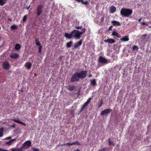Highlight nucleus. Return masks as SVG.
Returning <instances> with one entry per match:
<instances>
[{"instance_id":"f257e3e1","label":"nucleus","mask_w":151,"mask_h":151,"mask_svg":"<svg viewBox=\"0 0 151 151\" xmlns=\"http://www.w3.org/2000/svg\"><path fill=\"white\" fill-rule=\"evenodd\" d=\"M88 71L86 70H82L80 72H76L73 74L70 79V82L73 83L78 82L80 79H83L86 78L87 76Z\"/></svg>"},{"instance_id":"f03ea898","label":"nucleus","mask_w":151,"mask_h":151,"mask_svg":"<svg viewBox=\"0 0 151 151\" xmlns=\"http://www.w3.org/2000/svg\"><path fill=\"white\" fill-rule=\"evenodd\" d=\"M65 36L68 39H71L73 37H74L79 39L80 38L81 36L79 33V31L75 29L72 31L70 34L65 33Z\"/></svg>"},{"instance_id":"7ed1b4c3","label":"nucleus","mask_w":151,"mask_h":151,"mask_svg":"<svg viewBox=\"0 0 151 151\" xmlns=\"http://www.w3.org/2000/svg\"><path fill=\"white\" fill-rule=\"evenodd\" d=\"M133 11L132 9L123 8L120 10L121 15L123 17H129L132 14Z\"/></svg>"},{"instance_id":"20e7f679","label":"nucleus","mask_w":151,"mask_h":151,"mask_svg":"<svg viewBox=\"0 0 151 151\" xmlns=\"http://www.w3.org/2000/svg\"><path fill=\"white\" fill-rule=\"evenodd\" d=\"M98 62L99 63H110L108 60L102 56L99 57L98 59Z\"/></svg>"},{"instance_id":"39448f33","label":"nucleus","mask_w":151,"mask_h":151,"mask_svg":"<svg viewBox=\"0 0 151 151\" xmlns=\"http://www.w3.org/2000/svg\"><path fill=\"white\" fill-rule=\"evenodd\" d=\"M31 142L30 141L28 140L25 142L22 145V148L27 149L31 146Z\"/></svg>"},{"instance_id":"423d86ee","label":"nucleus","mask_w":151,"mask_h":151,"mask_svg":"<svg viewBox=\"0 0 151 151\" xmlns=\"http://www.w3.org/2000/svg\"><path fill=\"white\" fill-rule=\"evenodd\" d=\"M2 66L3 68L6 70L9 69L10 66L9 62L6 60H5L3 63Z\"/></svg>"},{"instance_id":"0eeeda50","label":"nucleus","mask_w":151,"mask_h":151,"mask_svg":"<svg viewBox=\"0 0 151 151\" xmlns=\"http://www.w3.org/2000/svg\"><path fill=\"white\" fill-rule=\"evenodd\" d=\"M43 6L42 5H39L37 8V14L38 16H40L42 12V9L43 8Z\"/></svg>"},{"instance_id":"6e6552de","label":"nucleus","mask_w":151,"mask_h":151,"mask_svg":"<svg viewBox=\"0 0 151 151\" xmlns=\"http://www.w3.org/2000/svg\"><path fill=\"white\" fill-rule=\"evenodd\" d=\"M112 110L110 109H106L103 111H102L101 114V115H107L110 112L112 111Z\"/></svg>"},{"instance_id":"1a4fd4ad","label":"nucleus","mask_w":151,"mask_h":151,"mask_svg":"<svg viewBox=\"0 0 151 151\" xmlns=\"http://www.w3.org/2000/svg\"><path fill=\"white\" fill-rule=\"evenodd\" d=\"M11 120L19 124H22L24 125H26V124L25 123L19 121L18 118L16 119H11Z\"/></svg>"},{"instance_id":"9d476101","label":"nucleus","mask_w":151,"mask_h":151,"mask_svg":"<svg viewBox=\"0 0 151 151\" xmlns=\"http://www.w3.org/2000/svg\"><path fill=\"white\" fill-rule=\"evenodd\" d=\"M19 56V55L17 53H12L11 54L10 57L12 59H16Z\"/></svg>"},{"instance_id":"9b49d317","label":"nucleus","mask_w":151,"mask_h":151,"mask_svg":"<svg viewBox=\"0 0 151 151\" xmlns=\"http://www.w3.org/2000/svg\"><path fill=\"white\" fill-rule=\"evenodd\" d=\"M104 42H108L110 44H113L114 43L115 41L113 39L109 38L106 40H104Z\"/></svg>"},{"instance_id":"f8f14e48","label":"nucleus","mask_w":151,"mask_h":151,"mask_svg":"<svg viewBox=\"0 0 151 151\" xmlns=\"http://www.w3.org/2000/svg\"><path fill=\"white\" fill-rule=\"evenodd\" d=\"M83 40H81L79 42L76 43L74 45V48H76L80 46L82 43Z\"/></svg>"},{"instance_id":"ddd939ff","label":"nucleus","mask_w":151,"mask_h":151,"mask_svg":"<svg viewBox=\"0 0 151 151\" xmlns=\"http://www.w3.org/2000/svg\"><path fill=\"white\" fill-rule=\"evenodd\" d=\"M129 36L128 35H125V36L123 37L120 39V40L124 42H126L128 41L129 40Z\"/></svg>"},{"instance_id":"4468645a","label":"nucleus","mask_w":151,"mask_h":151,"mask_svg":"<svg viewBox=\"0 0 151 151\" xmlns=\"http://www.w3.org/2000/svg\"><path fill=\"white\" fill-rule=\"evenodd\" d=\"M111 23L114 26H119L121 25L119 22L116 20H113L111 21Z\"/></svg>"},{"instance_id":"2eb2a0df","label":"nucleus","mask_w":151,"mask_h":151,"mask_svg":"<svg viewBox=\"0 0 151 151\" xmlns=\"http://www.w3.org/2000/svg\"><path fill=\"white\" fill-rule=\"evenodd\" d=\"M32 64L30 62H27L25 64V66L28 69H30L31 67Z\"/></svg>"},{"instance_id":"dca6fc26","label":"nucleus","mask_w":151,"mask_h":151,"mask_svg":"<svg viewBox=\"0 0 151 151\" xmlns=\"http://www.w3.org/2000/svg\"><path fill=\"white\" fill-rule=\"evenodd\" d=\"M88 104H86V103H85L83 104V106L81 107V109L80 110V111L79 112V113H81L85 109L86 107H87Z\"/></svg>"},{"instance_id":"f3484780","label":"nucleus","mask_w":151,"mask_h":151,"mask_svg":"<svg viewBox=\"0 0 151 151\" xmlns=\"http://www.w3.org/2000/svg\"><path fill=\"white\" fill-rule=\"evenodd\" d=\"M116 11V8L114 6H112L110 9V12L111 13H114Z\"/></svg>"},{"instance_id":"a211bd4d","label":"nucleus","mask_w":151,"mask_h":151,"mask_svg":"<svg viewBox=\"0 0 151 151\" xmlns=\"http://www.w3.org/2000/svg\"><path fill=\"white\" fill-rule=\"evenodd\" d=\"M75 87V86L74 85H70L68 86V90L69 91H71L74 90Z\"/></svg>"},{"instance_id":"6ab92c4d","label":"nucleus","mask_w":151,"mask_h":151,"mask_svg":"<svg viewBox=\"0 0 151 151\" xmlns=\"http://www.w3.org/2000/svg\"><path fill=\"white\" fill-rule=\"evenodd\" d=\"M16 140V139H11L9 142H6V144L7 145H11L14 141H15Z\"/></svg>"},{"instance_id":"aec40b11","label":"nucleus","mask_w":151,"mask_h":151,"mask_svg":"<svg viewBox=\"0 0 151 151\" xmlns=\"http://www.w3.org/2000/svg\"><path fill=\"white\" fill-rule=\"evenodd\" d=\"M111 35L114 36H116L118 38H120L121 37L117 32H113Z\"/></svg>"},{"instance_id":"412c9836","label":"nucleus","mask_w":151,"mask_h":151,"mask_svg":"<svg viewBox=\"0 0 151 151\" xmlns=\"http://www.w3.org/2000/svg\"><path fill=\"white\" fill-rule=\"evenodd\" d=\"M91 84L92 85L94 86H96L97 85L96 79H93L90 81Z\"/></svg>"},{"instance_id":"4be33fe9","label":"nucleus","mask_w":151,"mask_h":151,"mask_svg":"<svg viewBox=\"0 0 151 151\" xmlns=\"http://www.w3.org/2000/svg\"><path fill=\"white\" fill-rule=\"evenodd\" d=\"M21 46L19 44H17L15 47V48L17 50H19L21 48Z\"/></svg>"},{"instance_id":"5701e85b","label":"nucleus","mask_w":151,"mask_h":151,"mask_svg":"<svg viewBox=\"0 0 151 151\" xmlns=\"http://www.w3.org/2000/svg\"><path fill=\"white\" fill-rule=\"evenodd\" d=\"M138 49L139 48L136 45H133L132 48V51H134V50L137 51Z\"/></svg>"},{"instance_id":"b1692460","label":"nucleus","mask_w":151,"mask_h":151,"mask_svg":"<svg viewBox=\"0 0 151 151\" xmlns=\"http://www.w3.org/2000/svg\"><path fill=\"white\" fill-rule=\"evenodd\" d=\"M35 42L37 46H41L40 42H39L38 39L37 38H36L35 39Z\"/></svg>"},{"instance_id":"393cba45","label":"nucleus","mask_w":151,"mask_h":151,"mask_svg":"<svg viewBox=\"0 0 151 151\" xmlns=\"http://www.w3.org/2000/svg\"><path fill=\"white\" fill-rule=\"evenodd\" d=\"M72 41H70L68 42H67L66 44V46L68 48H69L72 45Z\"/></svg>"},{"instance_id":"a878e982","label":"nucleus","mask_w":151,"mask_h":151,"mask_svg":"<svg viewBox=\"0 0 151 151\" xmlns=\"http://www.w3.org/2000/svg\"><path fill=\"white\" fill-rule=\"evenodd\" d=\"M23 149L22 148V146L20 148H17L16 149H13L12 151H22V149Z\"/></svg>"},{"instance_id":"bb28decb","label":"nucleus","mask_w":151,"mask_h":151,"mask_svg":"<svg viewBox=\"0 0 151 151\" xmlns=\"http://www.w3.org/2000/svg\"><path fill=\"white\" fill-rule=\"evenodd\" d=\"M4 131V128L2 127L0 128V137L3 136V134Z\"/></svg>"},{"instance_id":"cd10ccee","label":"nucleus","mask_w":151,"mask_h":151,"mask_svg":"<svg viewBox=\"0 0 151 151\" xmlns=\"http://www.w3.org/2000/svg\"><path fill=\"white\" fill-rule=\"evenodd\" d=\"M81 32L79 31V33L80 34L81 36L83 33H84L86 31V29L85 28H83L81 29Z\"/></svg>"},{"instance_id":"c85d7f7f","label":"nucleus","mask_w":151,"mask_h":151,"mask_svg":"<svg viewBox=\"0 0 151 151\" xmlns=\"http://www.w3.org/2000/svg\"><path fill=\"white\" fill-rule=\"evenodd\" d=\"M17 26L16 25H12L11 27L12 29L14 30L17 28Z\"/></svg>"},{"instance_id":"c756f323","label":"nucleus","mask_w":151,"mask_h":151,"mask_svg":"<svg viewBox=\"0 0 151 151\" xmlns=\"http://www.w3.org/2000/svg\"><path fill=\"white\" fill-rule=\"evenodd\" d=\"M73 145H80V143L78 142H73Z\"/></svg>"},{"instance_id":"7c9ffc66","label":"nucleus","mask_w":151,"mask_h":151,"mask_svg":"<svg viewBox=\"0 0 151 151\" xmlns=\"http://www.w3.org/2000/svg\"><path fill=\"white\" fill-rule=\"evenodd\" d=\"M108 148L104 147L102 149H100L98 150V151H106V150L108 149Z\"/></svg>"},{"instance_id":"2f4dec72","label":"nucleus","mask_w":151,"mask_h":151,"mask_svg":"<svg viewBox=\"0 0 151 151\" xmlns=\"http://www.w3.org/2000/svg\"><path fill=\"white\" fill-rule=\"evenodd\" d=\"M108 140H109V145H114V144L113 143V142H111L110 140V139H108Z\"/></svg>"},{"instance_id":"473e14b6","label":"nucleus","mask_w":151,"mask_h":151,"mask_svg":"<svg viewBox=\"0 0 151 151\" xmlns=\"http://www.w3.org/2000/svg\"><path fill=\"white\" fill-rule=\"evenodd\" d=\"M68 145V146H71L73 145V143H66L64 144L63 145Z\"/></svg>"},{"instance_id":"72a5a7b5","label":"nucleus","mask_w":151,"mask_h":151,"mask_svg":"<svg viewBox=\"0 0 151 151\" xmlns=\"http://www.w3.org/2000/svg\"><path fill=\"white\" fill-rule=\"evenodd\" d=\"M92 99V98H89L88 99V100H87V101L86 103V104H88Z\"/></svg>"},{"instance_id":"f704fd0d","label":"nucleus","mask_w":151,"mask_h":151,"mask_svg":"<svg viewBox=\"0 0 151 151\" xmlns=\"http://www.w3.org/2000/svg\"><path fill=\"white\" fill-rule=\"evenodd\" d=\"M103 104V101L102 100H101V101H100V103L99 104V106H98V107L99 108H100L101 107V106H102V105Z\"/></svg>"},{"instance_id":"c9c22d12","label":"nucleus","mask_w":151,"mask_h":151,"mask_svg":"<svg viewBox=\"0 0 151 151\" xmlns=\"http://www.w3.org/2000/svg\"><path fill=\"white\" fill-rule=\"evenodd\" d=\"M42 46H39L38 52L39 53H41V49H42Z\"/></svg>"},{"instance_id":"e433bc0d","label":"nucleus","mask_w":151,"mask_h":151,"mask_svg":"<svg viewBox=\"0 0 151 151\" xmlns=\"http://www.w3.org/2000/svg\"><path fill=\"white\" fill-rule=\"evenodd\" d=\"M15 127H16V126H15V123H14V124H13L10 125V127H12L13 128H15Z\"/></svg>"},{"instance_id":"4c0bfd02","label":"nucleus","mask_w":151,"mask_h":151,"mask_svg":"<svg viewBox=\"0 0 151 151\" xmlns=\"http://www.w3.org/2000/svg\"><path fill=\"white\" fill-rule=\"evenodd\" d=\"M81 3L82 4H84L85 5H87L88 3L87 1H84L83 0V2H82Z\"/></svg>"},{"instance_id":"58836bf2","label":"nucleus","mask_w":151,"mask_h":151,"mask_svg":"<svg viewBox=\"0 0 151 151\" xmlns=\"http://www.w3.org/2000/svg\"><path fill=\"white\" fill-rule=\"evenodd\" d=\"M27 19V16H24L23 18V22H25Z\"/></svg>"},{"instance_id":"ea45409f","label":"nucleus","mask_w":151,"mask_h":151,"mask_svg":"<svg viewBox=\"0 0 151 151\" xmlns=\"http://www.w3.org/2000/svg\"><path fill=\"white\" fill-rule=\"evenodd\" d=\"M141 24L142 25H146V26H147L148 24H146L145 22H143L141 23Z\"/></svg>"},{"instance_id":"a19ab883","label":"nucleus","mask_w":151,"mask_h":151,"mask_svg":"<svg viewBox=\"0 0 151 151\" xmlns=\"http://www.w3.org/2000/svg\"><path fill=\"white\" fill-rule=\"evenodd\" d=\"M82 26H78L77 27H76V28L77 29H81L82 27Z\"/></svg>"},{"instance_id":"79ce46f5","label":"nucleus","mask_w":151,"mask_h":151,"mask_svg":"<svg viewBox=\"0 0 151 151\" xmlns=\"http://www.w3.org/2000/svg\"><path fill=\"white\" fill-rule=\"evenodd\" d=\"M32 149L33 150V151H39V149L35 148H32Z\"/></svg>"},{"instance_id":"37998d69","label":"nucleus","mask_w":151,"mask_h":151,"mask_svg":"<svg viewBox=\"0 0 151 151\" xmlns=\"http://www.w3.org/2000/svg\"><path fill=\"white\" fill-rule=\"evenodd\" d=\"M12 137H9L6 138V139L9 140L11 139Z\"/></svg>"},{"instance_id":"c03bdc74","label":"nucleus","mask_w":151,"mask_h":151,"mask_svg":"<svg viewBox=\"0 0 151 151\" xmlns=\"http://www.w3.org/2000/svg\"><path fill=\"white\" fill-rule=\"evenodd\" d=\"M0 151H9L8 150H4L0 148Z\"/></svg>"},{"instance_id":"a18cd8bd","label":"nucleus","mask_w":151,"mask_h":151,"mask_svg":"<svg viewBox=\"0 0 151 151\" xmlns=\"http://www.w3.org/2000/svg\"><path fill=\"white\" fill-rule=\"evenodd\" d=\"M104 20V17H103L101 19V22H102Z\"/></svg>"},{"instance_id":"49530a36","label":"nucleus","mask_w":151,"mask_h":151,"mask_svg":"<svg viewBox=\"0 0 151 151\" xmlns=\"http://www.w3.org/2000/svg\"><path fill=\"white\" fill-rule=\"evenodd\" d=\"M112 26H110L109 27V30H112Z\"/></svg>"},{"instance_id":"de8ad7c7","label":"nucleus","mask_w":151,"mask_h":151,"mask_svg":"<svg viewBox=\"0 0 151 151\" xmlns=\"http://www.w3.org/2000/svg\"><path fill=\"white\" fill-rule=\"evenodd\" d=\"M76 1H78L79 2H83V0H75Z\"/></svg>"},{"instance_id":"09e8293b","label":"nucleus","mask_w":151,"mask_h":151,"mask_svg":"<svg viewBox=\"0 0 151 151\" xmlns=\"http://www.w3.org/2000/svg\"><path fill=\"white\" fill-rule=\"evenodd\" d=\"M142 19V18H139L138 20V22H140L141 21V20Z\"/></svg>"},{"instance_id":"8fccbe9b","label":"nucleus","mask_w":151,"mask_h":151,"mask_svg":"<svg viewBox=\"0 0 151 151\" xmlns=\"http://www.w3.org/2000/svg\"><path fill=\"white\" fill-rule=\"evenodd\" d=\"M92 76V75H91V74H89L88 75V77H91Z\"/></svg>"},{"instance_id":"3c124183","label":"nucleus","mask_w":151,"mask_h":151,"mask_svg":"<svg viewBox=\"0 0 151 151\" xmlns=\"http://www.w3.org/2000/svg\"><path fill=\"white\" fill-rule=\"evenodd\" d=\"M146 36H147L146 34H145L144 35H142V36H144L145 37H146Z\"/></svg>"},{"instance_id":"603ef678","label":"nucleus","mask_w":151,"mask_h":151,"mask_svg":"<svg viewBox=\"0 0 151 151\" xmlns=\"http://www.w3.org/2000/svg\"><path fill=\"white\" fill-rule=\"evenodd\" d=\"M62 57H63V56H61V57H60L59 58V60H61V59H62Z\"/></svg>"},{"instance_id":"864d4df0","label":"nucleus","mask_w":151,"mask_h":151,"mask_svg":"<svg viewBox=\"0 0 151 151\" xmlns=\"http://www.w3.org/2000/svg\"><path fill=\"white\" fill-rule=\"evenodd\" d=\"M30 7V6H29L28 7V8L27 9H28Z\"/></svg>"},{"instance_id":"5fc2aeb1","label":"nucleus","mask_w":151,"mask_h":151,"mask_svg":"<svg viewBox=\"0 0 151 151\" xmlns=\"http://www.w3.org/2000/svg\"><path fill=\"white\" fill-rule=\"evenodd\" d=\"M75 151H79V150L78 149L77 150H76Z\"/></svg>"},{"instance_id":"6e6d98bb","label":"nucleus","mask_w":151,"mask_h":151,"mask_svg":"<svg viewBox=\"0 0 151 151\" xmlns=\"http://www.w3.org/2000/svg\"><path fill=\"white\" fill-rule=\"evenodd\" d=\"M149 28H151V26L149 27Z\"/></svg>"},{"instance_id":"4d7b16f0","label":"nucleus","mask_w":151,"mask_h":151,"mask_svg":"<svg viewBox=\"0 0 151 151\" xmlns=\"http://www.w3.org/2000/svg\"><path fill=\"white\" fill-rule=\"evenodd\" d=\"M9 20H11V19H10L9 18Z\"/></svg>"}]
</instances>
